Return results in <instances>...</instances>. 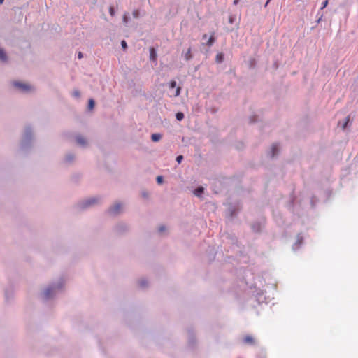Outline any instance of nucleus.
Masks as SVG:
<instances>
[{
  "label": "nucleus",
  "mask_w": 358,
  "mask_h": 358,
  "mask_svg": "<svg viewBox=\"0 0 358 358\" xmlns=\"http://www.w3.org/2000/svg\"><path fill=\"white\" fill-rule=\"evenodd\" d=\"M166 230V227L164 225H162L159 227V232L162 233Z\"/></svg>",
  "instance_id": "nucleus-41"
},
{
  "label": "nucleus",
  "mask_w": 358,
  "mask_h": 358,
  "mask_svg": "<svg viewBox=\"0 0 358 358\" xmlns=\"http://www.w3.org/2000/svg\"><path fill=\"white\" fill-rule=\"evenodd\" d=\"M99 197L88 198L79 202L78 203V207L81 210H84L97 203L99 202Z\"/></svg>",
  "instance_id": "nucleus-3"
},
{
  "label": "nucleus",
  "mask_w": 358,
  "mask_h": 358,
  "mask_svg": "<svg viewBox=\"0 0 358 358\" xmlns=\"http://www.w3.org/2000/svg\"><path fill=\"white\" fill-rule=\"evenodd\" d=\"M77 57L79 59H82L83 57V53L80 51L78 52Z\"/></svg>",
  "instance_id": "nucleus-42"
},
{
  "label": "nucleus",
  "mask_w": 358,
  "mask_h": 358,
  "mask_svg": "<svg viewBox=\"0 0 358 358\" xmlns=\"http://www.w3.org/2000/svg\"><path fill=\"white\" fill-rule=\"evenodd\" d=\"M216 40H217V38L215 36V32L213 31L211 33L210 36H209V38H208L207 41L206 43H203L202 44L210 48L214 45Z\"/></svg>",
  "instance_id": "nucleus-9"
},
{
  "label": "nucleus",
  "mask_w": 358,
  "mask_h": 358,
  "mask_svg": "<svg viewBox=\"0 0 358 358\" xmlns=\"http://www.w3.org/2000/svg\"><path fill=\"white\" fill-rule=\"evenodd\" d=\"M240 1L241 0H234L233 4L236 6V5H238Z\"/></svg>",
  "instance_id": "nucleus-43"
},
{
  "label": "nucleus",
  "mask_w": 358,
  "mask_h": 358,
  "mask_svg": "<svg viewBox=\"0 0 358 358\" xmlns=\"http://www.w3.org/2000/svg\"><path fill=\"white\" fill-rule=\"evenodd\" d=\"M238 358H241V357H238Z\"/></svg>",
  "instance_id": "nucleus-52"
},
{
  "label": "nucleus",
  "mask_w": 358,
  "mask_h": 358,
  "mask_svg": "<svg viewBox=\"0 0 358 358\" xmlns=\"http://www.w3.org/2000/svg\"><path fill=\"white\" fill-rule=\"evenodd\" d=\"M143 196L146 197V196H147V193L143 192Z\"/></svg>",
  "instance_id": "nucleus-50"
},
{
  "label": "nucleus",
  "mask_w": 358,
  "mask_h": 358,
  "mask_svg": "<svg viewBox=\"0 0 358 358\" xmlns=\"http://www.w3.org/2000/svg\"><path fill=\"white\" fill-rule=\"evenodd\" d=\"M279 153V148H278V143H273L272 145H271V148L270 149V150L268 151V156L273 159L274 157H275Z\"/></svg>",
  "instance_id": "nucleus-8"
},
{
  "label": "nucleus",
  "mask_w": 358,
  "mask_h": 358,
  "mask_svg": "<svg viewBox=\"0 0 358 358\" xmlns=\"http://www.w3.org/2000/svg\"><path fill=\"white\" fill-rule=\"evenodd\" d=\"M208 110L212 113V114H215L217 112L218 109L217 108H209Z\"/></svg>",
  "instance_id": "nucleus-39"
},
{
  "label": "nucleus",
  "mask_w": 358,
  "mask_h": 358,
  "mask_svg": "<svg viewBox=\"0 0 358 358\" xmlns=\"http://www.w3.org/2000/svg\"><path fill=\"white\" fill-rule=\"evenodd\" d=\"M271 1V0H267L266 2L264 4V7H266L268 5V3H270Z\"/></svg>",
  "instance_id": "nucleus-47"
},
{
  "label": "nucleus",
  "mask_w": 358,
  "mask_h": 358,
  "mask_svg": "<svg viewBox=\"0 0 358 358\" xmlns=\"http://www.w3.org/2000/svg\"><path fill=\"white\" fill-rule=\"evenodd\" d=\"M121 208L122 204L116 203L108 209V212L111 215H117L121 212Z\"/></svg>",
  "instance_id": "nucleus-7"
},
{
  "label": "nucleus",
  "mask_w": 358,
  "mask_h": 358,
  "mask_svg": "<svg viewBox=\"0 0 358 358\" xmlns=\"http://www.w3.org/2000/svg\"><path fill=\"white\" fill-rule=\"evenodd\" d=\"M5 0H0V5H2L3 3Z\"/></svg>",
  "instance_id": "nucleus-49"
},
{
  "label": "nucleus",
  "mask_w": 358,
  "mask_h": 358,
  "mask_svg": "<svg viewBox=\"0 0 358 358\" xmlns=\"http://www.w3.org/2000/svg\"><path fill=\"white\" fill-rule=\"evenodd\" d=\"M5 296H6V300H8V298H9V293H8V290H6V291Z\"/></svg>",
  "instance_id": "nucleus-44"
},
{
  "label": "nucleus",
  "mask_w": 358,
  "mask_h": 358,
  "mask_svg": "<svg viewBox=\"0 0 358 358\" xmlns=\"http://www.w3.org/2000/svg\"><path fill=\"white\" fill-rule=\"evenodd\" d=\"M131 21V17L128 12H125L122 15V22L124 25L127 26Z\"/></svg>",
  "instance_id": "nucleus-17"
},
{
  "label": "nucleus",
  "mask_w": 358,
  "mask_h": 358,
  "mask_svg": "<svg viewBox=\"0 0 358 358\" xmlns=\"http://www.w3.org/2000/svg\"><path fill=\"white\" fill-rule=\"evenodd\" d=\"M95 106V101L94 99H90L88 102V109L92 110Z\"/></svg>",
  "instance_id": "nucleus-30"
},
{
  "label": "nucleus",
  "mask_w": 358,
  "mask_h": 358,
  "mask_svg": "<svg viewBox=\"0 0 358 358\" xmlns=\"http://www.w3.org/2000/svg\"><path fill=\"white\" fill-rule=\"evenodd\" d=\"M8 60V56L4 48L0 47V61L1 62H7Z\"/></svg>",
  "instance_id": "nucleus-12"
},
{
  "label": "nucleus",
  "mask_w": 358,
  "mask_h": 358,
  "mask_svg": "<svg viewBox=\"0 0 358 358\" xmlns=\"http://www.w3.org/2000/svg\"><path fill=\"white\" fill-rule=\"evenodd\" d=\"M294 200V199L292 198V199L290 201V203H289V208H291L293 206Z\"/></svg>",
  "instance_id": "nucleus-45"
},
{
  "label": "nucleus",
  "mask_w": 358,
  "mask_h": 358,
  "mask_svg": "<svg viewBox=\"0 0 358 358\" xmlns=\"http://www.w3.org/2000/svg\"><path fill=\"white\" fill-rule=\"evenodd\" d=\"M317 17H318V18L316 20V23L319 24L322 20L323 14L322 13H320V15Z\"/></svg>",
  "instance_id": "nucleus-38"
},
{
  "label": "nucleus",
  "mask_w": 358,
  "mask_h": 358,
  "mask_svg": "<svg viewBox=\"0 0 358 358\" xmlns=\"http://www.w3.org/2000/svg\"><path fill=\"white\" fill-rule=\"evenodd\" d=\"M203 192H204V188L201 186L196 187L194 191V195L198 197H201L202 196V194H203Z\"/></svg>",
  "instance_id": "nucleus-19"
},
{
  "label": "nucleus",
  "mask_w": 358,
  "mask_h": 358,
  "mask_svg": "<svg viewBox=\"0 0 358 358\" xmlns=\"http://www.w3.org/2000/svg\"><path fill=\"white\" fill-rule=\"evenodd\" d=\"M157 50L158 45H152L149 48V59L153 66H156L157 65Z\"/></svg>",
  "instance_id": "nucleus-4"
},
{
  "label": "nucleus",
  "mask_w": 358,
  "mask_h": 358,
  "mask_svg": "<svg viewBox=\"0 0 358 358\" xmlns=\"http://www.w3.org/2000/svg\"><path fill=\"white\" fill-rule=\"evenodd\" d=\"M185 117L184 113L182 112H178L176 114V118L178 121H182Z\"/></svg>",
  "instance_id": "nucleus-28"
},
{
  "label": "nucleus",
  "mask_w": 358,
  "mask_h": 358,
  "mask_svg": "<svg viewBox=\"0 0 358 358\" xmlns=\"http://www.w3.org/2000/svg\"><path fill=\"white\" fill-rule=\"evenodd\" d=\"M177 83L176 80H171L169 83V87L171 89V90H181V87H177Z\"/></svg>",
  "instance_id": "nucleus-22"
},
{
  "label": "nucleus",
  "mask_w": 358,
  "mask_h": 358,
  "mask_svg": "<svg viewBox=\"0 0 358 358\" xmlns=\"http://www.w3.org/2000/svg\"><path fill=\"white\" fill-rule=\"evenodd\" d=\"M33 139V131L31 126L28 125L25 127L22 135V139L20 144V149L23 151H27L31 145Z\"/></svg>",
  "instance_id": "nucleus-2"
},
{
  "label": "nucleus",
  "mask_w": 358,
  "mask_h": 358,
  "mask_svg": "<svg viewBox=\"0 0 358 358\" xmlns=\"http://www.w3.org/2000/svg\"><path fill=\"white\" fill-rule=\"evenodd\" d=\"M156 180L158 184H162L164 182V177L162 176H158Z\"/></svg>",
  "instance_id": "nucleus-34"
},
{
  "label": "nucleus",
  "mask_w": 358,
  "mask_h": 358,
  "mask_svg": "<svg viewBox=\"0 0 358 358\" xmlns=\"http://www.w3.org/2000/svg\"><path fill=\"white\" fill-rule=\"evenodd\" d=\"M303 239V238L302 235L301 234H298L296 236V241L292 246L294 250H296L300 248L301 245L302 244Z\"/></svg>",
  "instance_id": "nucleus-11"
},
{
  "label": "nucleus",
  "mask_w": 358,
  "mask_h": 358,
  "mask_svg": "<svg viewBox=\"0 0 358 358\" xmlns=\"http://www.w3.org/2000/svg\"><path fill=\"white\" fill-rule=\"evenodd\" d=\"M183 159H184L183 156L180 155H178L176 157V160L178 162V164H180L182 162Z\"/></svg>",
  "instance_id": "nucleus-36"
},
{
  "label": "nucleus",
  "mask_w": 358,
  "mask_h": 358,
  "mask_svg": "<svg viewBox=\"0 0 358 358\" xmlns=\"http://www.w3.org/2000/svg\"><path fill=\"white\" fill-rule=\"evenodd\" d=\"M224 60V54L223 52H218L215 56V63L222 64Z\"/></svg>",
  "instance_id": "nucleus-16"
},
{
  "label": "nucleus",
  "mask_w": 358,
  "mask_h": 358,
  "mask_svg": "<svg viewBox=\"0 0 358 358\" xmlns=\"http://www.w3.org/2000/svg\"><path fill=\"white\" fill-rule=\"evenodd\" d=\"M257 62L254 57H250L248 61V67L249 69H255L257 67Z\"/></svg>",
  "instance_id": "nucleus-14"
},
{
  "label": "nucleus",
  "mask_w": 358,
  "mask_h": 358,
  "mask_svg": "<svg viewBox=\"0 0 358 358\" xmlns=\"http://www.w3.org/2000/svg\"><path fill=\"white\" fill-rule=\"evenodd\" d=\"M72 96L76 99L79 98L80 96V91H73Z\"/></svg>",
  "instance_id": "nucleus-35"
},
{
  "label": "nucleus",
  "mask_w": 358,
  "mask_h": 358,
  "mask_svg": "<svg viewBox=\"0 0 358 358\" xmlns=\"http://www.w3.org/2000/svg\"><path fill=\"white\" fill-rule=\"evenodd\" d=\"M64 287V280L59 278L57 282L49 285L41 293V298L44 301L54 299L62 291Z\"/></svg>",
  "instance_id": "nucleus-1"
},
{
  "label": "nucleus",
  "mask_w": 358,
  "mask_h": 358,
  "mask_svg": "<svg viewBox=\"0 0 358 358\" xmlns=\"http://www.w3.org/2000/svg\"><path fill=\"white\" fill-rule=\"evenodd\" d=\"M350 121V115H348V116H347V117L343 120V123H341V121L338 122V125L341 127V128L343 129V130H345V129L347 128V127H348V124H349Z\"/></svg>",
  "instance_id": "nucleus-15"
},
{
  "label": "nucleus",
  "mask_w": 358,
  "mask_h": 358,
  "mask_svg": "<svg viewBox=\"0 0 358 358\" xmlns=\"http://www.w3.org/2000/svg\"><path fill=\"white\" fill-rule=\"evenodd\" d=\"M127 229V226L124 223H120L115 227V230L117 232H123Z\"/></svg>",
  "instance_id": "nucleus-18"
},
{
  "label": "nucleus",
  "mask_w": 358,
  "mask_h": 358,
  "mask_svg": "<svg viewBox=\"0 0 358 358\" xmlns=\"http://www.w3.org/2000/svg\"><path fill=\"white\" fill-rule=\"evenodd\" d=\"M117 6V4L116 5V6H115L114 5H110L109 6V8H108V12H109V14L113 17L116 14V8Z\"/></svg>",
  "instance_id": "nucleus-23"
},
{
  "label": "nucleus",
  "mask_w": 358,
  "mask_h": 358,
  "mask_svg": "<svg viewBox=\"0 0 358 358\" xmlns=\"http://www.w3.org/2000/svg\"><path fill=\"white\" fill-rule=\"evenodd\" d=\"M162 138V135L159 133H155L151 135V139L154 142H157Z\"/></svg>",
  "instance_id": "nucleus-25"
},
{
  "label": "nucleus",
  "mask_w": 358,
  "mask_h": 358,
  "mask_svg": "<svg viewBox=\"0 0 358 358\" xmlns=\"http://www.w3.org/2000/svg\"><path fill=\"white\" fill-rule=\"evenodd\" d=\"M208 38V35L206 34H204L203 36H202V39L203 40H206Z\"/></svg>",
  "instance_id": "nucleus-46"
},
{
  "label": "nucleus",
  "mask_w": 358,
  "mask_h": 358,
  "mask_svg": "<svg viewBox=\"0 0 358 358\" xmlns=\"http://www.w3.org/2000/svg\"><path fill=\"white\" fill-rule=\"evenodd\" d=\"M10 83L13 87H17L18 90H33L29 84L24 83L19 80H13Z\"/></svg>",
  "instance_id": "nucleus-5"
},
{
  "label": "nucleus",
  "mask_w": 358,
  "mask_h": 358,
  "mask_svg": "<svg viewBox=\"0 0 358 358\" xmlns=\"http://www.w3.org/2000/svg\"><path fill=\"white\" fill-rule=\"evenodd\" d=\"M132 15L134 18H139L141 16V11L138 9H135L132 12Z\"/></svg>",
  "instance_id": "nucleus-29"
},
{
  "label": "nucleus",
  "mask_w": 358,
  "mask_h": 358,
  "mask_svg": "<svg viewBox=\"0 0 358 358\" xmlns=\"http://www.w3.org/2000/svg\"><path fill=\"white\" fill-rule=\"evenodd\" d=\"M182 57H183L184 59L187 62H189L192 59H193V55L192 53V48L189 47L186 52L182 51Z\"/></svg>",
  "instance_id": "nucleus-10"
},
{
  "label": "nucleus",
  "mask_w": 358,
  "mask_h": 358,
  "mask_svg": "<svg viewBox=\"0 0 358 358\" xmlns=\"http://www.w3.org/2000/svg\"><path fill=\"white\" fill-rule=\"evenodd\" d=\"M193 342V339L192 338H189V343L192 344Z\"/></svg>",
  "instance_id": "nucleus-51"
},
{
  "label": "nucleus",
  "mask_w": 358,
  "mask_h": 358,
  "mask_svg": "<svg viewBox=\"0 0 358 358\" xmlns=\"http://www.w3.org/2000/svg\"><path fill=\"white\" fill-rule=\"evenodd\" d=\"M180 92L181 91H169V92H171L169 94V96H175V97H176V96L180 95Z\"/></svg>",
  "instance_id": "nucleus-33"
},
{
  "label": "nucleus",
  "mask_w": 358,
  "mask_h": 358,
  "mask_svg": "<svg viewBox=\"0 0 358 358\" xmlns=\"http://www.w3.org/2000/svg\"><path fill=\"white\" fill-rule=\"evenodd\" d=\"M236 20V16L235 15H230L229 16L228 22L229 24H234Z\"/></svg>",
  "instance_id": "nucleus-31"
},
{
  "label": "nucleus",
  "mask_w": 358,
  "mask_h": 358,
  "mask_svg": "<svg viewBox=\"0 0 358 358\" xmlns=\"http://www.w3.org/2000/svg\"><path fill=\"white\" fill-rule=\"evenodd\" d=\"M251 228L254 232H259L260 231L262 228L261 223H259V222H254L252 224Z\"/></svg>",
  "instance_id": "nucleus-20"
},
{
  "label": "nucleus",
  "mask_w": 358,
  "mask_h": 358,
  "mask_svg": "<svg viewBox=\"0 0 358 358\" xmlns=\"http://www.w3.org/2000/svg\"><path fill=\"white\" fill-rule=\"evenodd\" d=\"M234 215V210H231L230 213V215L232 217Z\"/></svg>",
  "instance_id": "nucleus-48"
},
{
  "label": "nucleus",
  "mask_w": 358,
  "mask_h": 358,
  "mask_svg": "<svg viewBox=\"0 0 358 358\" xmlns=\"http://www.w3.org/2000/svg\"><path fill=\"white\" fill-rule=\"evenodd\" d=\"M148 285V280L145 279V278H141L139 281H138V285L141 288H145Z\"/></svg>",
  "instance_id": "nucleus-24"
},
{
  "label": "nucleus",
  "mask_w": 358,
  "mask_h": 358,
  "mask_svg": "<svg viewBox=\"0 0 358 358\" xmlns=\"http://www.w3.org/2000/svg\"><path fill=\"white\" fill-rule=\"evenodd\" d=\"M120 44H121L122 49L123 50H126L127 49L128 45H127V43L126 42L125 40H122L120 42Z\"/></svg>",
  "instance_id": "nucleus-32"
},
{
  "label": "nucleus",
  "mask_w": 358,
  "mask_h": 358,
  "mask_svg": "<svg viewBox=\"0 0 358 358\" xmlns=\"http://www.w3.org/2000/svg\"><path fill=\"white\" fill-rule=\"evenodd\" d=\"M328 4H329V1L324 0V1H322V4H321V7H320L319 11L317 13V16H318L320 15V11L324 9L328 6Z\"/></svg>",
  "instance_id": "nucleus-27"
},
{
  "label": "nucleus",
  "mask_w": 358,
  "mask_h": 358,
  "mask_svg": "<svg viewBox=\"0 0 358 358\" xmlns=\"http://www.w3.org/2000/svg\"><path fill=\"white\" fill-rule=\"evenodd\" d=\"M257 120L256 119V116H252V117H250V123H255L256 122Z\"/></svg>",
  "instance_id": "nucleus-40"
},
{
  "label": "nucleus",
  "mask_w": 358,
  "mask_h": 358,
  "mask_svg": "<svg viewBox=\"0 0 358 358\" xmlns=\"http://www.w3.org/2000/svg\"><path fill=\"white\" fill-rule=\"evenodd\" d=\"M243 342L245 343H248V344H250V345H252L255 343L254 338L251 336H246L243 338Z\"/></svg>",
  "instance_id": "nucleus-26"
},
{
  "label": "nucleus",
  "mask_w": 358,
  "mask_h": 358,
  "mask_svg": "<svg viewBox=\"0 0 358 358\" xmlns=\"http://www.w3.org/2000/svg\"><path fill=\"white\" fill-rule=\"evenodd\" d=\"M76 141L77 144L82 147H85L87 144V140L80 135L76 136Z\"/></svg>",
  "instance_id": "nucleus-13"
},
{
  "label": "nucleus",
  "mask_w": 358,
  "mask_h": 358,
  "mask_svg": "<svg viewBox=\"0 0 358 358\" xmlns=\"http://www.w3.org/2000/svg\"><path fill=\"white\" fill-rule=\"evenodd\" d=\"M316 201H317L316 197L313 196L310 200V203H311L312 207H314L315 206Z\"/></svg>",
  "instance_id": "nucleus-37"
},
{
  "label": "nucleus",
  "mask_w": 358,
  "mask_h": 358,
  "mask_svg": "<svg viewBox=\"0 0 358 358\" xmlns=\"http://www.w3.org/2000/svg\"><path fill=\"white\" fill-rule=\"evenodd\" d=\"M74 159H75L74 154L69 152V153L66 154L64 160L66 163H71L74 160Z\"/></svg>",
  "instance_id": "nucleus-21"
},
{
  "label": "nucleus",
  "mask_w": 358,
  "mask_h": 358,
  "mask_svg": "<svg viewBox=\"0 0 358 358\" xmlns=\"http://www.w3.org/2000/svg\"><path fill=\"white\" fill-rule=\"evenodd\" d=\"M280 66V62L278 59V58L274 57H273V62L272 65L268 69V70L270 71V73L273 75H275L279 69Z\"/></svg>",
  "instance_id": "nucleus-6"
}]
</instances>
